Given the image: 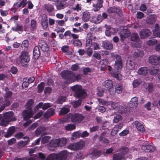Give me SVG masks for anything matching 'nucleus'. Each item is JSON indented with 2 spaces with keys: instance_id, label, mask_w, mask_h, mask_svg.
I'll return each instance as SVG.
<instances>
[{
  "instance_id": "1",
  "label": "nucleus",
  "mask_w": 160,
  "mask_h": 160,
  "mask_svg": "<svg viewBox=\"0 0 160 160\" xmlns=\"http://www.w3.org/2000/svg\"><path fill=\"white\" fill-rule=\"evenodd\" d=\"M33 103V101L32 99L29 100L26 103V108L28 110H25L22 112V116L25 120L32 118L34 114L33 111L31 110V106Z\"/></svg>"
},
{
  "instance_id": "2",
  "label": "nucleus",
  "mask_w": 160,
  "mask_h": 160,
  "mask_svg": "<svg viewBox=\"0 0 160 160\" xmlns=\"http://www.w3.org/2000/svg\"><path fill=\"white\" fill-rule=\"evenodd\" d=\"M74 92V96L78 98H83L86 96V93L84 90L82 89L80 85H76L71 88Z\"/></svg>"
},
{
  "instance_id": "3",
  "label": "nucleus",
  "mask_w": 160,
  "mask_h": 160,
  "mask_svg": "<svg viewBox=\"0 0 160 160\" xmlns=\"http://www.w3.org/2000/svg\"><path fill=\"white\" fill-rule=\"evenodd\" d=\"M63 78L68 79L69 83H71L75 81V75L73 72L68 70H64L61 74Z\"/></svg>"
},
{
  "instance_id": "4",
  "label": "nucleus",
  "mask_w": 160,
  "mask_h": 160,
  "mask_svg": "<svg viewBox=\"0 0 160 160\" xmlns=\"http://www.w3.org/2000/svg\"><path fill=\"white\" fill-rule=\"evenodd\" d=\"M19 58L22 65L27 67L30 60L29 57L28 52L25 51L22 52Z\"/></svg>"
},
{
  "instance_id": "5",
  "label": "nucleus",
  "mask_w": 160,
  "mask_h": 160,
  "mask_svg": "<svg viewBox=\"0 0 160 160\" xmlns=\"http://www.w3.org/2000/svg\"><path fill=\"white\" fill-rule=\"evenodd\" d=\"M85 142L83 141H81L76 143H74L69 145L68 148L74 151L82 149L85 146Z\"/></svg>"
},
{
  "instance_id": "6",
  "label": "nucleus",
  "mask_w": 160,
  "mask_h": 160,
  "mask_svg": "<svg viewBox=\"0 0 160 160\" xmlns=\"http://www.w3.org/2000/svg\"><path fill=\"white\" fill-rule=\"evenodd\" d=\"M70 118L72 122L78 124L83 120L84 118L82 114L77 113L71 114Z\"/></svg>"
},
{
  "instance_id": "7",
  "label": "nucleus",
  "mask_w": 160,
  "mask_h": 160,
  "mask_svg": "<svg viewBox=\"0 0 160 160\" xmlns=\"http://www.w3.org/2000/svg\"><path fill=\"white\" fill-rule=\"evenodd\" d=\"M149 62L150 63L154 65H157L160 62V56L152 55L149 58Z\"/></svg>"
},
{
  "instance_id": "8",
  "label": "nucleus",
  "mask_w": 160,
  "mask_h": 160,
  "mask_svg": "<svg viewBox=\"0 0 160 160\" xmlns=\"http://www.w3.org/2000/svg\"><path fill=\"white\" fill-rule=\"evenodd\" d=\"M131 32L128 29H124L119 33L121 40L122 41L124 40L125 38L128 37L130 35Z\"/></svg>"
},
{
  "instance_id": "9",
  "label": "nucleus",
  "mask_w": 160,
  "mask_h": 160,
  "mask_svg": "<svg viewBox=\"0 0 160 160\" xmlns=\"http://www.w3.org/2000/svg\"><path fill=\"white\" fill-rule=\"evenodd\" d=\"M142 149L147 152H153L155 149L154 146L148 144L147 142L145 144L142 146Z\"/></svg>"
},
{
  "instance_id": "10",
  "label": "nucleus",
  "mask_w": 160,
  "mask_h": 160,
  "mask_svg": "<svg viewBox=\"0 0 160 160\" xmlns=\"http://www.w3.org/2000/svg\"><path fill=\"white\" fill-rule=\"evenodd\" d=\"M104 86L108 89L110 94L113 95L114 92L113 91L112 92L111 88L113 86V82L112 81L110 80H107L104 82Z\"/></svg>"
},
{
  "instance_id": "11",
  "label": "nucleus",
  "mask_w": 160,
  "mask_h": 160,
  "mask_svg": "<svg viewBox=\"0 0 160 160\" xmlns=\"http://www.w3.org/2000/svg\"><path fill=\"white\" fill-rule=\"evenodd\" d=\"M151 33L150 31L148 29H143L139 32L140 38L142 39L149 37Z\"/></svg>"
},
{
  "instance_id": "12",
  "label": "nucleus",
  "mask_w": 160,
  "mask_h": 160,
  "mask_svg": "<svg viewBox=\"0 0 160 160\" xmlns=\"http://www.w3.org/2000/svg\"><path fill=\"white\" fill-rule=\"evenodd\" d=\"M122 60L121 57L119 56H117L116 57V60L114 64L115 68L117 69H120L122 68Z\"/></svg>"
},
{
  "instance_id": "13",
  "label": "nucleus",
  "mask_w": 160,
  "mask_h": 160,
  "mask_svg": "<svg viewBox=\"0 0 160 160\" xmlns=\"http://www.w3.org/2000/svg\"><path fill=\"white\" fill-rule=\"evenodd\" d=\"M57 157V160H64L67 159L68 153L66 150L61 151L56 154Z\"/></svg>"
},
{
  "instance_id": "14",
  "label": "nucleus",
  "mask_w": 160,
  "mask_h": 160,
  "mask_svg": "<svg viewBox=\"0 0 160 160\" xmlns=\"http://www.w3.org/2000/svg\"><path fill=\"white\" fill-rule=\"evenodd\" d=\"M97 3H93L92 6L93 10L95 12L98 11L100 8L102 7V3L103 2V0H97Z\"/></svg>"
},
{
  "instance_id": "15",
  "label": "nucleus",
  "mask_w": 160,
  "mask_h": 160,
  "mask_svg": "<svg viewBox=\"0 0 160 160\" xmlns=\"http://www.w3.org/2000/svg\"><path fill=\"white\" fill-rule=\"evenodd\" d=\"M131 39L132 41L138 43V45L137 46V47H140L141 44V42L140 41L137 33H133L132 34Z\"/></svg>"
},
{
  "instance_id": "16",
  "label": "nucleus",
  "mask_w": 160,
  "mask_h": 160,
  "mask_svg": "<svg viewBox=\"0 0 160 160\" xmlns=\"http://www.w3.org/2000/svg\"><path fill=\"white\" fill-rule=\"evenodd\" d=\"M44 9L48 12L49 14L52 12L54 9V7L53 5L51 4H45L43 6Z\"/></svg>"
},
{
  "instance_id": "17",
  "label": "nucleus",
  "mask_w": 160,
  "mask_h": 160,
  "mask_svg": "<svg viewBox=\"0 0 160 160\" xmlns=\"http://www.w3.org/2000/svg\"><path fill=\"white\" fill-rule=\"evenodd\" d=\"M138 98L136 97L132 98L129 103V106L133 108H135L138 105Z\"/></svg>"
},
{
  "instance_id": "18",
  "label": "nucleus",
  "mask_w": 160,
  "mask_h": 160,
  "mask_svg": "<svg viewBox=\"0 0 160 160\" xmlns=\"http://www.w3.org/2000/svg\"><path fill=\"white\" fill-rule=\"evenodd\" d=\"M39 45L41 49L43 51L47 52L49 50L48 45L44 41H40L39 42Z\"/></svg>"
},
{
  "instance_id": "19",
  "label": "nucleus",
  "mask_w": 160,
  "mask_h": 160,
  "mask_svg": "<svg viewBox=\"0 0 160 160\" xmlns=\"http://www.w3.org/2000/svg\"><path fill=\"white\" fill-rule=\"evenodd\" d=\"M134 125L138 130L141 132H144L145 129L142 124L138 121H135L134 122Z\"/></svg>"
},
{
  "instance_id": "20",
  "label": "nucleus",
  "mask_w": 160,
  "mask_h": 160,
  "mask_svg": "<svg viewBox=\"0 0 160 160\" xmlns=\"http://www.w3.org/2000/svg\"><path fill=\"white\" fill-rule=\"evenodd\" d=\"M15 130V128L14 126H12L8 128L7 132L4 135L5 137L7 138L11 136L14 133Z\"/></svg>"
},
{
  "instance_id": "21",
  "label": "nucleus",
  "mask_w": 160,
  "mask_h": 160,
  "mask_svg": "<svg viewBox=\"0 0 160 160\" xmlns=\"http://www.w3.org/2000/svg\"><path fill=\"white\" fill-rule=\"evenodd\" d=\"M148 69L146 67L140 68L138 71V74L141 76H144L147 75L148 73Z\"/></svg>"
},
{
  "instance_id": "22",
  "label": "nucleus",
  "mask_w": 160,
  "mask_h": 160,
  "mask_svg": "<svg viewBox=\"0 0 160 160\" xmlns=\"http://www.w3.org/2000/svg\"><path fill=\"white\" fill-rule=\"evenodd\" d=\"M101 152L100 151H98L96 149H91L90 152V155H92L91 157L92 158H95L99 157L101 154Z\"/></svg>"
},
{
  "instance_id": "23",
  "label": "nucleus",
  "mask_w": 160,
  "mask_h": 160,
  "mask_svg": "<svg viewBox=\"0 0 160 160\" xmlns=\"http://www.w3.org/2000/svg\"><path fill=\"white\" fill-rule=\"evenodd\" d=\"M101 152L100 151H98L96 149H91L90 152V155H92L91 157L92 158H95L99 157L101 154Z\"/></svg>"
},
{
  "instance_id": "24",
  "label": "nucleus",
  "mask_w": 160,
  "mask_h": 160,
  "mask_svg": "<svg viewBox=\"0 0 160 160\" xmlns=\"http://www.w3.org/2000/svg\"><path fill=\"white\" fill-rule=\"evenodd\" d=\"M103 20V18L101 15H98L97 18L93 16L92 17V19L91 21L95 23H99L101 22Z\"/></svg>"
},
{
  "instance_id": "25",
  "label": "nucleus",
  "mask_w": 160,
  "mask_h": 160,
  "mask_svg": "<svg viewBox=\"0 0 160 160\" xmlns=\"http://www.w3.org/2000/svg\"><path fill=\"white\" fill-rule=\"evenodd\" d=\"M40 56V49L38 46H35L33 51V57L36 59H38Z\"/></svg>"
},
{
  "instance_id": "26",
  "label": "nucleus",
  "mask_w": 160,
  "mask_h": 160,
  "mask_svg": "<svg viewBox=\"0 0 160 160\" xmlns=\"http://www.w3.org/2000/svg\"><path fill=\"white\" fill-rule=\"evenodd\" d=\"M24 140L20 141L18 143V145L19 147H24L27 145L28 142L29 141V139L28 137H24L23 138Z\"/></svg>"
},
{
  "instance_id": "27",
  "label": "nucleus",
  "mask_w": 160,
  "mask_h": 160,
  "mask_svg": "<svg viewBox=\"0 0 160 160\" xmlns=\"http://www.w3.org/2000/svg\"><path fill=\"white\" fill-rule=\"evenodd\" d=\"M54 114V110L53 108H50L44 114L45 118H48L53 115Z\"/></svg>"
},
{
  "instance_id": "28",
  "label": "nucleus",
  "mask_w": 160,
  "mask_h": 160,
  "mask_svg": "<svg viewBox=\"0 0 160 160\" xmlns=\"http://www.w3.org/2000/svg\"><path fill=\"white\" fill-rule=\"evenodd\" d=\"M27 0H23L20 3L18 2L16 3L14 5V8L15 9H17L18 8L22 7H24L27 4L26 1Z\"/></svg>"
},
{
  "instance_id": "29",
  "label": "nucleus",
  "mask_w": 160,
  "mask_h": 160,
  "mask_svg": "<svg viewBox=\"0 0 160 160\" xmlns=\"http://www.w3.org/2000/svg\"><path fill=\"white\" fill-rule=\"evenodd\" d=\"M91 18L90 13L86 11L83 13L82 19L84 22L88 21Z\"/></svg>"
},
{
  "instance_id": "30",
  "label": "nucleus",
  "mask_w": 160,
  "mask_h": 160,
  "mask_svg": "<svg viewBox=\"0 0 160 160\" xmlns=\"http://www.w3.org/2000/svg\"><path fill=\"white\" fill-rule=\"evenodd\" d=\"M67 140L66 138H62L60 139H57L58 147H62L64 146L67 142Z\"/></svg>"
},
{
  "instance_id": "31",
  "label": "nucleus",
  "mask_w": 160,
  "mask_h": 160,
  "mask_svg": "<svg viewBox=\"0 0 160 160\" xmlns=\"http://www.w3.org/2000/svg\"><path fill=\"white\" fill-rule=\"evenodd\" d=\"M37 23L34 19H32L30 21V29L32 31H34L36 30L37 27Z\"/></svg>"
},
{
  "instance_id": "32",
  "label": "nucleus",
  "mask_w": 160,
  "mask_h": 160,
  "mask_svg": "<svg viewBox=\"0 0 160 160\" xmlns=\"http://www.w3.org/2000/svg\"><path fill=\"white\" fill-rule=\"evenodd\" d=\"M55 6L57 9L59 10L64 9L66 7L65 4L61 1H58L55 4Z\"/></svg>"
},
{
  "instance_id": "33",
  "label": "nucleus",
  "mask_w": 160,
  "mask_h": 160,
  "mask_svg": "<svg viewBox=\"0 0 160 160\" xmlns=\"http://www.w3.org/2000/svg\"><path fill=\"white\" fill-rule=\"evenodd\" d=\"M102 46L103 48L106 49H111L113 48V45L110 42H103Z\"/></svg>"
},
{
  "instance_id": "34",
  "label": "nucleus",
  "mask_w": 160,
  "mask_h": 160,
  "mask_svg": "<svg viewBox=\"0 0 160 160\" xmlns=\"http://www.w3.org/2000/svg\"><path fill=\"white\" fill-rule=\"evenodd\" d=\"M127 67L128 69L131 70L134 67V62L131 59H128L127 62Z\"/></svg>"
},
{
  "instance_id": "35",
  "label": "nucleus",
  "mask_w": 160,
  "mask_h": 160,
  "mask_svg": "<svg viewBox=\"0 0 160 160\" xmlns=\"http://www.w3.org/2000/svg\"><path fill=\"white\" fill-rule=\"evenodd\" d=\"M123 158L124 155L120 153L115 154L113 156V160H121Z\"/></svg>"
},
{
  "instance_id": "36",
  "label": "nucleus",
  "mask_w": 160,
  "mask_h": 160,
  "mask_svg": "<svg viewBox=\"0 0 160 160\" xmlns=\"http://www.w3.org/2000/svg\"><path fill=\"white\" fill-rule=\"evenodd\" d=\"M108 70L110 72V73L113 75L114 77L116 78L118 80H120L121 78L120 77V74H117L116 73H114L113 72V70L112 69V67L110 66H108Z\"/></svg>"
},
{
  "instance_id": "37",
  "label": "nucleus",
  "mask_w": 160,
  "mask_h": 160,
  "mask_svg": "<svg viewBox=\"0 0 160 160\" xmlns=\"http://www.w3.org/2000/svg\"><path fill=\"white\" fill-rule=\"evenodd\" d=\"M14 115L12 112H9L5 113L4 115V118L8 120H10L11 118Z\"/></svg>"
},
{
  "instance_id": "38",
  "label": "nucleus",
  "mask_w": 160,
  "mask_h": 160,
  "mask_svg": "<svg viewBox=\"0 0 160 160\" xmlns=\"http://www.w3.org/2000/svg\"><path fill=\"white\" fill-rule=\"evenodd\" d=\"M157 19V17L155 15H153L149 16L148 20V23L152 24L154 23Z\"/></svg>"
},
{
  "instance_id": "39",
  "label": "nucleus",
  "mask_w": 160,
  "mask_h": 160,
  "mask_svg": "<svg viewBox=\"0 0 160 160\" xmlns=\"http://www.w3.org/2000/svg\"><path fill=\"white\" fill-rule=\"evenodd\" d=\"M65 128L67 130L71 131L76 128V126L72 124H69L65 126Z\"/></svg>"
},
{
  "instance_id": "40",
  "label": "nucleus",
  "mask_w": 160,
  "mask_h": 160,
  "mask_svg": "<svg viewBox=\"0 0 160 160\" xmlns=\"http://www.w3.org/2000/svg\"><path fill=\"white\" fill-rule=\"evenodd\" d=\"M73 44L75 46L78 48L82 47V42L79 39H75L73 41Z\"/></svg>"
},
{
  "instance_id": "41",
  "label": "nucleus",
  "mask_w": 160,
  "mask_h": 160,
  "mask_svg": "<svg viewBox=\"0 0 160 160\" xmlns=\"http://www.w3.org/2000/svg\"><path fill=\"white\" fill-rule=\"evenodd\" d=\"M115 92L117 93H121L122 91V88L121 84L117 85L115 88Z\"/></svg>"
},
{
  "instance_id": "42",
  "label": "nucleus",
  "mask_w": 160,
  "mask_h": 160,
  "mask_svg": "<svg viewBox=\"0 0 160 160\" xmlns=\"http://www.w3.org/2000/svg\"><path fill=\"white\" fill-rule=\"evenodd\" d=\"M57 155L55 153H52L49 155L46 158V160H57Z\"/></svg>"
},
{
  "instance_id": "43",
  "label": "nucleus",
  "mask_w": 160,
  "mask_h": 160,
  "mask_svg": "<svg viewBox=\"0 0 160 160\" xmlns=\"http://www.w3.org/2000/svg\"><path fill=\"white\" fill-rule=\"evenodd\" d=\"M10 120H8L4 118H3L1 121L0 125L2 126L6 127L9 124Z\"/></svg>"
},
{
  "instance_id": "44",
  "label": "nucleus",
  "mask_w": 160,
  "mask_h": 160,
  "mask_svg": "<svg viewBox=\"0 0 160 160\" xmlns=\"http://www.w3.org/2000/svg\"><path fill=\"white\" fill-rule=\"evenodd\" d=\"M49 145L51 147H58L57 139H54L51 140L49 143Z\"/></svg>"
},
{
  "instance_id": "45",
  "label": "nucleus",
  "mask_w": 160,
  "mask_h": 160,
  "mask_svg": "<svg viewBox=\"0 0 160 160\" xmlns=\"http://www.w3.org/2000/svg\"><path fill=\"white\" fill-rule=\"evenodd\" d=\"M44 87V83L42 82L38 85V91L39 93L42 92Z\"/></svg>"
},
{
  "instance_id": "46",
  "label": "nucleus",
  "mask_w": 160,
  "mask_h": 160,
  "mask_svg": "<svg viewBox=\"0 0 160 160\" xmlns=\"http://www.w3.org/2000/svg\"><path fill=\"white\" fill-rule=\"evenodd\" d=\"M97 100L100 104L103 105H108V101H105L100 98H98Z\"/></svg>"
},
{
  "instance_id": "47",
  "label": "nucleus",
  "mask_w": 160,
  "mask_h": 160,
  "mask_svg": "<svg viewBox=\"0 0 160 160\" xmlns=\"http://www.w3.org/2000/svg\"><path fill=\"white\" fill-rule=\"evenodd\" d=\"M69 111V109L66 108H62L60 111V114L64 115L67 113Z\"/></svg>"
},
{
  "instance_id": "48",
  "label": "nucleus",
  "mask_w": 160,
  "mask_h": 160,
  "mask_svg": "<svg viewBox=\"0 0 160 160\" xmlns=\"http://www.w3.org/2000/svg\"><path fill=\"white\" fill-rule=\"evenodd\" d=\"M122 118L121 116L119 115H117L114 117L113 119V122L114 123H118L119 121L121 120Z\"/></svg>"
},
{
  "instance_id": "49",
  "label": "nucleus",
  "mask_w": 160,
  "mask_h": 160,
  "mask_svg": "<svg viewBox=\"0 0 160 160\" xmlns=\"http://www.w3.org/2000/svg\"><path fill=\"white\" fill-rule=\"evenodd\" d=\"M119 129L115 125L111 132V134L112 136H114L117 132Z\"/></svg>"
},
{
  "instance_id": "50",
  "label": "nucleus",
  "mask_w": 160,
  "mask_h": 160,
  "mask_svg": "<svg viewBox=\"0 0 160 160\" xmlns=\"http://www.w3.org/2000/svg\"><path fill=\"white\" fill-rule=\"evenodd\" d=\"M82 100L79 99L76 101L72 103V105L74 108H77L78 107L81 103Z\"/></svg>"
},
{
  "instance_id": "51",
  "label": "nucleus",
  "mask_w": 160,
  "mask_h": 160,
  "mask_svg": "<svg viewBox=\"0 0 160 160\" xmlns=\"http://www.w3.org/2000/svg\"><path fill=\"white\" fill-rule=\"evenodd\" d=\"M28 42L27 40H24L21 44V46L22 48H23L24 49H25L28 48Z\"/></svg>"
},
{
  "instance_id": "52",
  "label": "nucleus",
  "mask_w": 160,
  "mask_h": 160,
  "mask_svg": "<svg viewBox=\"0 0 160 160\" xmlns=\"http://www.w3.org/2000/svg\"><path fill=\"white\" fill-rule=\"evenodd\" d=\"M22 29V26L18 24L15 26L13 27L12 28V30L14 31H21Z\"/></svg>"
},
{
  "instance_id": "53",
  "label": "nucleus",
  "mask_w": 160,
  "mask_h": 160,
  "mask_svg": "<svg viewBox=\"0 0 160 160\" xmlns=\"http://www.w3.org/2000/svg\"><path fill=\"white\" fill-rule=\"evenodd\" d=\"M159 72V69L158 68L151 69L149 71L150 74L151 75H156Z\"/></svg>"
},
{
  "instance_id": "54",
  "label": "nucleus",
  "mask_w": 160,
  "mask_h": 160,
  "mask_svg": "<svg viewBox=\"0 0 160 160\" xmlns=\"http://www.w3.org/2000/svg\"><path fill=\"white\" fill-rule=\"evenodd\" d=\"M157 41L156 40L153 39L148 40L147 42V44L149 45H153L157 44Z\"/></svg>"
},
{
  "instance_id": "55",
  "label": "nucleus",
  "mask_w": 160,
  "mask_h": 160,
  "mask_svg": "<svg viewBox=\"0 0 160 160\" xmlns=\"http://www.w3.org/2000/svg\"><path fill=\"white\" fill-rule=\"evenodd\" d=\"M115 8L116 9L115 11V13L117 14L118 16H121L122 15V10L118 7H116Z\"/></svg>"
},
{
  "instance_id": "56",
  "label": "nucleus",
  "mask_w": 160,
  "mask_h": 160,
  "mask_svg": "<svg viewBox=\"0 0 160 160\" xmlns=\"http://www.w3.org/2000/svg\"><path fill=\"white\" fill-rule=\"evenodd\" d=\"M43 130V128L42 127H40L38 128L35 132V134L36 136H38L40 135L41 132H42Z\"/></svg>"
},
{
  "instance_id": "57",
  "label": "nucleus",
  "mask_w": 160,
  "mask_h": 160,
  "mask_svg": "<svg viewBox=\"0 0 160 160\" xmlns=\"http://www.w3.org/2000/svg\"><path fill=\"white\" fill-rule=\"evenodd\" d=\"M50 138L49 136H45L42 138V142L43 143H47L50 140Z\"/></svg>"
},
{
  "instance_id": "58",
  "label": "nucleus",
  "mask_w": 160,
  "mask_h": 160,
  "mask_svg": "<svg viewBox=\"0 0 160 160\" xmlns=\"http://www.w3.org/2000/svg\"><path fill=\"white\" fill-rule=\"evenodd\" d=\"M81 133L79 131L74 132L72 135V136L76 138H78L81 137Z\"/></svg>"
},
{
  "instance_id": "59",
  "label": "nucleus",
  "mask_w": 160,
  "mask_h": 160,
  "mask_svg": "<svg viewBox=\"0 0 160 160\" xmlns=\"http://www.w3.org/2000/svg\"><path fill=\"white\" fill-rule=\"evenodd\" d=\"M91 47L94 50H98L100 49V48L98 44L95 42H93Z\"/></svg>"
},
{
  "instance_id": "60",
  "label": "nucleus",
  "mask_w": 160,
  "mask_h": 160,
  "mask_svg": "<svg viewBox=\"0 0 160 160\" xmlns=\"http://www.w3.org/2000/svg\"><path fill=\"white\" fill-rule=\"evenodd\" d=\"M134 55L137 57H142L144 55L143 51H138L134 53Z\"/></svg>"
},
{
  "instance_id": "61",
  "label": "nucleus",
  "mask_w": 160,
  "mask_h": 160,
  "mask_svg": "<svg viewBox=\"0 0 160 160\" xmlns=\"http://www.w3.org/2000/svg\"><path fill=\"white\" fill-rule=\"evenodd\" d=\"M116 9L115 7H110L108 8L107 11L109 14L114 13Z\"/></svg>"
},
{
  "instance_id": "62",
  "label": "nucleus",
  "mask_w": 160,
  "mask_h": 160,
  "mask_svg": "<svg viewBox=\"0 0 160 160\" xmlns=\"http://www.w3.org/2000/svg\"><path fill=\"white\" fill-rule=\"evenodd\" d=\"M108 105H111V107L113 109H115L118 107V104L116 103L113 102L112 101H108Z\"/></svg>"
},
{
  "instance_id": "63",
  "label": "nucleus",
  "mask_w": 160,
  "mask_h": 160,
  "mask_svg": "<svg viewBox=\"0 0 160 160\" xmlns=\"http://www.w3.org/2000/svg\"><path fill=\"white\" fill-rule=\"evenodd\" d=\"M92 40L91 39H86V46L88 48H90L92 46L93 43Z\"/></svg>"
},
{
  "instance_id": "64",
  "label": "nucleus",
  "mask_w": 160,
  "mask_h": 160,
  "mask_svg": "<svg viewBox=\"0 0 160 160\" xmlns=\"http://www.w3.org/2000/svg\"><path fill=\"white\" fill-rule=\"evenodd\" d=\"M140 84V80H136L133 81L132 82V85L134 88L137 87Z\"/></svg>"
}]
</instances>
